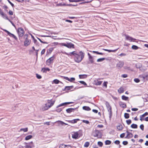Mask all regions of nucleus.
Here are the masks:
<instances>
[{
    "label": "nucleus",
    "instance_id": "nucleus-37",
    "mask_svg": "<svg viewBox=\"0 0 148 148\" xmlns=\"http://www.w3.org/2000/svg\"><path fill=\"white\" fill-rule=\"evenodd\" d=\"M70 2H79L82 1V0H69Z\"/></svg>",
    "mask_w": 148,
    "mask_h": 148
},
{
    "label": "nucleus",
    "instance_id": "nucleus-19",
    "mask_svg": "<svg viewBox=\"0 0 148 148\" xmlns=\"http://www.w3.org/2000/svg\"><path fill=\"white\" fill-rule=\"evenodd\" d=\"M119 105L121 107L125 108L126 107V105L125 103L122 102H120L119 103Z\"/></svg>",
    "mask_w": 148,
    "mask_h": 148
},
{
    "label": "nucleus",
    "instance_id": "nucleus-48",
    "mask_svg": "<svg viewBox=\"0 0 148 148\" xmlns=\"http://www.w3.org/2000/svg\"><path fill=\"white\" fill-rule=\"evenodd\" d=\"M79 82L80 83L86 86L87 85V84L84 82L83 81H80Z\"/></svg>",
    "mask_w": 148,
    "mask_h": 148
},
{
    "label": "nucleus",
    "instance_id": "nucleus-29",
    "mask_svg": "<svg viewBox=\"0 0 148 148\" xmlns=\"http://www.w3.org/2000/svg\"><path fill=\"white\" fill-rule=\"evenodd\" d=\"M87 75H79V77L80 78L83 79L86 78Z\"/></svg>",
    "mask_w": 148,
    "mask_h": 148
},
{
    "label": "nucleus",
    "instance_id": "nucleus-38",
    "mask_svg": "<svg viewBox=\"0 0 148 148\" xmlns=\"http://www.w3.org/2000/svg\"><path fill=\"white\" fill-rule=\"evenodd\" d=\"M132 48L133 49L136 50L139 47L136 45H133L132 46Z\"/></svg>",
    "mask_w": 148,
    "mask_h": 148
},
{
    "label": "nucleus",
    "instance_id": "nucleus-49",
    "mask_svg": "<svg viewBox=\"0 0 148 148\" xmlns=\"http://www.w3.org/2000/svg\"><path fill=\"white\" fill-rule=\"evenodd\" d=\"M82 121L83 123H85L87 124H89V121L87 120H83Z\"/></svg>",
    "mask_w": 148,
    "mask_h": 148
},
{
    "label": "nucleus",
    "instance_id": "nucleus-63",
    "mask_svg": "<svg viewBox=\"0 0 148 148\" xmlns=\"http://www.w3.org/2000/svg\"><path fill=\"white\" fill-rule=\"evenodd\" d=\"M123 144L124 145H126L128 144V142L127 141H123Z\"/></svg>",
    "mask_w": 148,
    "mask_h": 148
},
{
    "label": "nucleus",
    "instance_id": "nucleus-58",
    "mask_svg": "<svg viewBox=\"0 0 148 148\" xmlns=\"http://www.w3.org/2000/svg\"><path fill=\"white\" fill-rule=\"evenodd\" d=\"M8 13L9 15H12L13 13V12L11 10H9Z\"/></svg>",
    "mask_w": 148,
    "mask_h": 148
},
{
    "label": "nucleus",
    "instance_id": "nucleus-52",
    "mask_svg": "<svg viewBox=\"0 0 148 148\" xmlns=\"http://www.w3.org/2000/svg\"><path fill=\"white\" fill-rule=\"evenodd\" d=\"M75 80V78L74 77H71L70 79H69V81L72 82L73 81H74Z\"/></svg>",
    "mask_w": 148,
    "mask_h": 148
},
{
    "label": "nucleus",
    "instance_id": "nucleus-12",
    "mask_svg": "<svg viewBox=\"0 0 148 148\" xmlns=\"http://www.w3.org/2000/svg\"><path fill=\"white\" fill-rule=\"evenodd\" d=\"M33 146V142H31L28 143H26V145L25 146V148H32Z\"/></svg>",
    "mask_w": 148,
    "mask_h": 148
},
{
    "label": "nucleus",
    "instance_id": "nucleus-35",
    "mask_svg": "<svg viewBox=\"0 0 148 148\" xmlns=\"http://www.w3.org/2000/svg\"><path fill=\"white\" fill-rule=\"evenodd\" d=\"M111 143V142L108 140H107L105 141V144L106 145H109Z\"/></svg>",
    "mask_w": 148,
    "mask_h": 148
},
{
    "label": "nucleus",
    "instance_id": "nucleus-36",
    "mask_svg": "<svg viewBox=\"0 0 148 148\" xmlns=\"http://www.w3.org/2000/svg\"><path fill=\"white\" fill-rule=\"evenodd\" d=\"M89 144L90 143L89 142H86L85 143L84 146L85 147H87L89 146Z\"/></svg>",
    "mask_w": 148,
    "mask_h": 148
},
{
    "label": "nucleus",
    "instance_id": "nucleus-3",
    "mask_svg": "<svg viewBox=\"0 0 148 148\" xmlns=\"http://www.w3.org/2000/svg\"><path fill=\"white\" fill-rule=\"evenodd\" d=\"M105 104L108 112H109V117L110 118H111L112 115V108L110 106L109 103L107 101L106 102Z\"/></svg>",
    "mask_w": 148,
    "mask_h": 148
},
{
    "label": "nucleus",
    "instance_id": "nucleus-50",
    "mask_svg": "<svg viewBox=\"0 0 148 148\" xmlns=\"http://www.w3.org/2000/svg\"><path fill=\"white\" fill-rule=\"evenodd\" d=\"M37 39L41 42V43H43L44 44H47V42H43V41H42L40 38H37Z\"/></svg>",
    "mask_w": 148,
    "mask_h": 148
},
{
    "label": "nucleus",
    "instance_id": "nucleus-30",
    "mask_svg": "<svg viewBox=\"0 0 148 148\" xmlns=\"http://www.w3.org/2000/svg\"><path fill=\"white\" fill-rule=\"evenodd\" d=\"M58 123L61 124L62 125H63V124H65V125H67L68 124L64 122H63L60 121H57Z\"/></svg>",
    "mask_w": 148,
    "mask_h": 148
},
{
    "label": "nucleus",
    "instance_id": "nucleus-10",
    "mask_svg": "<svg viewBox=\"0 0 148 148\" xmlns=\"http://www.w3.org/2000/svg\"><path fill=\"white\" fill-rule=\"evenodd\" d=\"M79 132H74L72 134V137L73 138L76 139L78 137Z\"/></svg>",
    "mask_w": 148,
    "mask_h": 148
},
{
    "label": "nucleus",
    "instance_id": "nucleus-13",
    "mask_svg": "<svg viewBox=\"0 0 148 148\" xmlns=\"http://www.w3.org/2000/svg\"><path fill=\"white\" fill-rule=\"evenodd\" d=\"M59 148H72V147L69 145H60Z\"/></svg>",
    "mask_w": 148,
    "mask_h": 148
},
{
    "label": "nucleus",
    "instance_id": "nucleus-32",
    "mask_svg": "<svg viewBox=\"0 0 148 148\" xmlns=\"http://www.w3.org/2000/svg\"><path fill=\"white\" fill-rule=\"evenodd\" d=\"M137 125L136 124H133L131 125V127L133 128H137Z\"/></svg>",
    "mask_w": 148,
    "mask_h": 148
},
{
    "label": "nucleus",
    "instance_id": "nucleus-42",
    "mask_svg": "<svg viewBox=\"0 0 148 148\" xmlns=\"http://www.w3.org/2000/svg\"><path fill=\"white\" fill-rule=\"evenodd\" d=\"M126 122L127 123L128 125H129L131 123H132V121L131 120L129 119V120H127L126 121Z\"/></svg>",
    "mask_w": 148,
    "mask_h": 148
},
{
    "label": "nucleus",
    "instance_id": "nucleus-57",
    "mask_svg": "<svg viewBox=\"0 0 148 148\" xmlns=\"http://www.w3.org/2000/svg\"><path fill=\"white\" fill-rule=\"evenodd\" d=\"M127 77V75L126 74H124L122 75L121 77L123 78H126Z\"/></svg>",
    "mask_w": 148,
    "mask_h": 148
},
{
    "label": "nucleus",
    "instance_id": "nucleus-33",
    "mask_svg": "<svg viewBox=\"0 0 148 148\" xmlns=\"http://www.w3.org/2000/svg\"><path fill=\"white\" fill-rule=\"evenodd\" d=\"M105 58H99L97 60V62H101L103 61L104 60H105Z\"/></svg>",
    "mask_w": 148,
    "mask_h": 148
},
{
    "label": "nucleus",
    "instance_id": "nucleus-7",
    "mask_svg": "<svg viewBox=\"0 0 148 148\" xmlns=\"http://www.w3.org/2000/svg\"><path fill=\"white\" fill-rule=\"evenodd\" d=\"M54 103V101L51 100H48L47 102L46 103L48 105V106L49 108L53 105Z\"/></svg>",
    "mask_w": 148,
    "mask_h": 148
},
{
    "label": "nucleus",
    "instance_id": "nucleus-44",
    "mask_svg": "<svg viewBox=\"0 0 148 148\" xmlns=\"http://www.w3.org/2000/svg\"><path fill=\"white\" fill-rule=\"evenodd\" d=\"M134 81L136 83H138L140 81V80L138 78L134 79Z\"/></svg>",
    "mask_w": 148,
    "mask_h": 148
},
{
    "label": "nucleus",
    "instance_id": "nucleus-43",
    "mask_svg": "<svg viewBox=\"0 0 148 148\" xmlns=\"http://www.w3.org/2000/svg\"><path fill=\"white\" fill-rule=\"evenodd\" d=\"M98 144L99 146H100L101 147H102L103 145V143L101 142L100 141L98 142Z\"/></svg>",
    "mask_w": 148,
    "mask_h": 148
},
{
    "label": "nucleus",
    "instance_id": "nucleus-11",
    "mask_svg": "<svg viewBox=\"0 0 148 148\" xmlns=\"http://www.w3.org/2000/svg\"><path fill=\"white\" fill-rule=\"evenodd\" d=\"M49 108L48 105L46 103L45 104L43 105L41 107V109L43 111H45L47 110Z\"/></svg>",
    "mask_w": 148,
    "mask_h": 148
},
{
    "label": "nucleus",
    "instance_id": "nucleus-2",
    "mask_svg": "<svg viewBox=\"0 0 148 148\" xmlns=\"http://www.w3.org/2000/svg\"><path fill=\"white\" fill-rule=\"evenodd\" d=\"M24 45L25 47H27L29 45L31 42V40L28 37V34H25L24 36Z\"/></svg>",
    "mask_w": 148,
    "mask_h": 148
},
{
    "label": "nucleus",
    "instance_id": "nucleus-34",
    "mask_svg": "<svg viewBox=\"0 0 148 148\" xmlns=\"http://www.w3.org/2000/svg\"><path fill=\"white\" fill-rule=\"evenodd\" d=\"M124 117L125 119H127L129 118V114L127 113H125L124 115Z\"/></svg>",
    "mask_w": 148,
    "mask_h": 148
},
{
    "label": "nucleus",
    "instance_id": "nucleus-16",
    "mask_svg": "<svg viewBox=\"0 0 148 148\" xmlns=\"http://www.w3.org/2000/svg\"><path fill=\"white\" fill-rule=\"evenodd\" d=\"M80 120L78 119H74L71 120H69L68 121L72 123H76L78 121H79Z\"/></svg>",
    "mask_w": 148,
    "mask_h": 148
},
{
    "label": "nucleus",
    "instance_id": "nucleus-41",
    "mask_svg": "<svg viewBox=\"0 0 148 148\" xmlns=\"http://www.w3.org/2000/svg\"><path fill=\"white\" fill-rule=\"evenodd\" d=\"M89 58V61L91 63H92L94 62L93 59V57H92L91 58Z\"/></svg>",
    "mask_w": 148,
    "mask_h": 148
},
{
    "label": "nucleus",
    "instance_id": "nucleus-59",
    "mask_svg": "<svg viewBox=\"0 0 148 148\" xmlns=\"http://www.w3.org/2000/svg\"><path fill=\"white\" fill-rule=\"evenodd\" d=\"M45 49H44L43 50H42V51L41 53V55H42L44 54L45 53Z\"/></svg>",
    "mask_w": 148,
    "mask_h": 148
},
{
    "label": "nucleus",
    "instance_id": "nucleus-62",
    "mask_svg": "<svg viewBox=\"0 0 148 148\" xmlns=\"http://www.w3.org/2000/svg\"><path fill=\"white\" fill-rule=\"evenodd\" d=\"M8 2L11 4V6L13 7L14 6V5L10 0H8Z\"/></svg>",
    "mask_w": 148,
    "mask_h": 148
},
{
    "label": "nucleus",
    "instance_id": "nucleus-51",
    "mask_svg": "<svg viewBox=\"0 0 148 148\" xmlns=\"http://www.w3.org/2000/svg\"><path fill=\"white\" fill-rule=\"evenodd\" d=\"M117 49L114 50H108V49L107 51H108L109 52H115Z\"/></svg>",
    "mask_w": 148,
    "mask_h": 148
},
{
    "label": "nucleus",
    "instance_id": "nucleus-9",
    "mask_svg": "<svg viewBox=\"0 0 148 148\" xmlns=\"http://www.w3.org/2000/svg\"><path fill=\"white\" fill-rule=\"evenodd\" d=\"M126 132L127 134V136L125 137V138H130L133 137V134L132 133L129 132L127 130Z\"/></svg>",
    "mask_w": 148,
    "mask_h": 148
},
{
    "label": "nucleus",
    "instance_id": "nucleus-28",
    "mask_svg": "<svg viewBox=\"0 0 148 148\" xmlns=\"http://www.w3.org/2000/svg\"><path fill=\"white\" fill-rule=\"evenodd\" d=\"M122 99L123 100L127 101L128 100L129 98L128 97H126L125 95H123L122 96Z\"/></svg>",
    "mask_w": 148,
    "mask_h": 148
},
{
    "label": "nucleus",
    "instance_id": "nucleus-55",
    "mask_svg": "<svg viewBox=\"0 0 148 148\" xmlns=\"http://www.w3.org/2000/svg\"><path fill=\"white\" fill-rule=\"evenodd\" d=\"M36 77L38 79H40L42 77L40 75L37 74H36Z\"/></svg>",
    "mask_w": 148,
    "mask_h": 148
},
{
    "label": "nucleus",
    "instance_id": "nucleus-24",
    "mask_svg": "<svg viewBox=\"0 0 148 148\" xmlns=\"http://www.w3.org/2000/svg\"><path fill=\"white\" fill-rule=\"evenodd\" d=\"M82 108L83 110L86 111H88L91 110V109L89 107L87 106H84Z\"/></svg>",
    "mask_w": 148,
    "mask_h": 148
},
{
    "label": "nucleus",
    "instance_id": "nucleus-6",
    "mask_svg": "<svg viewBox=\"0 0 148 148\" xmlns=\"http://www.w3.org/2000/svg\"><path fill=\"white\" fill-rule=\"evenodd\" d=\"M54 59V57L53 56L49 58L46 61L47 64L48 65H50L51 63H53Z\"/></svg>",
    "mask_w": 148,
    "mask_h": 148
},
{
    "label": "nucleus",
    "instance_id": "nucleus-4",
    "mask_svg": "<svg viewBox=\"0 0 148 148\" xmlns=\"http://www.w3.org/2000/svg\"><path fill=\"white\" fill-rule=\"evenodd\" d=\"M18 33L19 37H22L24 34V31L23 28H19L18 29Z\"/></svg>",
    "mask_w": 148,
    "mask_h": 148
},
{
    "label": "nucleus",
    "instance_id": "nucleus-54",
    "mask_svg": "<svg viewBox=\"0 0 148 148\" xmlns=\"http://www.w3.org/2000/svg\"><path fill=\"white\" fill-rule=\"evenodd\" d=\"M119 55L121 57L123 56H125L126 55V54L125 53H121Z\"/></svg>",
    "mask_w": 148,
    "mask_h": 148
},
{
    "label": "nucleus",
    "instance_id": "nucleus-17",
    "mask_svg": "<svg viewBox=\"0 0 148 148\" xmlns=\"http://www.w3.org/2000/svg\"><path fill=\"white\" fill-rule=\"evenodd\" d=\"M124 65V63L122 61H119L117 64V66L119 68H121Z\"/></svg>",
    "mask_w": 148,
    "mask_h": 148
},
{
    "label": "nucleus",
    "instance_id": "nucleus-64",
    "mask_svg": "<svg viewBox=\"0 0 148 148\" xmlns=\"http://www.w3.org/2000/svg\"><path fill=\"white\" fill-rule=\"evenodd\" d=\"M62 109L61 108H58V109H57L56 110L57 112H61L62 111Z\"/></svg>",
    "mask_w": 148,
    "mask_h": 148
},
{
    "label": "nucleus",
    "instance_id": "nucleus-5",
    "mask_svg": "<svg viewBox=\"0 0 148 148\" xmlns=\"http://www.w3.org/2000/svg\"><path fill=\"white\" fill-rule=\"evenodd\" d=\"M3 30L6 33L8 34L10 37L14 38L16 40H17V37L16 36H15L14 34L10 33V32H9V31H8L4 29Z\"/></svg>",
    "mask_w": 148,
    "mask_h": 148
},
{
    "label": "nucleus",
    "instance_id": "nucleus-27",
    "mask_svg": "<svg viewBox=\"0 0 148 148\" xmlns=\"http://www.w3.org/2000/svg\"><path fill=\"white\" fill-rule=\"evenodd\" d=\"M74 110L73 108H69L66 110V112L68 113H70L71 112L73 111V110Z\"/></svg>",
    "mask_w": 148,
    "mask_h": 148
},
{
    "label": "nucleus",
    "instance_id": "nucleus-14",
    "mask_svg": "<svg viewBox=\"0 0 148 148\" xmlns=\"http://www.w3.org/2000/svg\"><path fill=\"white\" fill-rule=\"evenodd\" d=\"M67 47L69 48H74V44H73L72 43H67Z\"/></svg>",
    "mask_w": 148,
    "mask_h": 148
},
{
    "label": "nucleus",
    "instance_id": "nucleus-61",
    "mask_svg": "<svg viewBox=\"0 0 148 148\" xmlns=\"http://www.w3.org/2000/svg\"><path fill=\"white\" fill-rule=\"evenodd\" d=\"M107 82H104L103 83V86H105L106 88H107Z\"/></svg>",
    "mask_w": 148,
    "mask_h": 148
},
{
    "label": "nucleus",
    "instance_id": "nucleus-22",
    "mask_svg": "<svg viewBox=\"0 0 148 148\" xmlns=\"http://www.w3.org/2000/svg\"><path fill=\"white\" fill-rule=\"evenodd\" d=\"M59 82L62 83L59 80L57 79H54L52 82V84H58Z\"/></svg>",
    "mask_w": 148,
    "mask_h": 148
},
{
    "label": "nucleus",
    "instance_id": "nucleus-1",
    "mask_svg": "<svg viewBox=\"0 0 148 148\" xmlns=\"http://www.w3.org/2000/svg\"><path fill=\"white\" fill-rule=\"evenodd\" d=\"M74 60L77 63L80 62L84 57V53L80 51L79 54H77L75 55Z\"/></svg>",
    "mask_w": 148,
    "mask_h": 148
},
{
    "label": "nucleus",
    "instance_id": "nucleus-20",
    "mask_svg": "<svg viewBox=\"0 0 148 148\" xmlns=\"http://www.w3.org/2000/svg\"><path fill=\"white\" fill-rule=\"evenodd\" d=\"M142 77L143 79L148 80V73L142 75Z\"/></svg>",
    "mask_w": 148,
    "mask_h": 148
},
{
    "label": "nucleus",
    "instance_id": "nucleus-23",
    "mask_svg": "<svg viewBox=\"0 0 148 148\" xmlns=\"http://www.w3.org/2000/svg\"><path fill=\"white\" fill-rule=\"evenodd\" d=\"M50 69L48 68H43L42 69V71L44 73H46L47 71H49Z\"/></svg>",
    "mask_w": 148,
    "mask_h": 148
},
{
    "label": "nucleus",
    "instance_id": "nucleus-46",
    "mask_svg": "<svg viewBox=\"0 0 148 148\" xmlns=\"http://www.w3.org/2000/svg\"><path fill=\"white\" fill-rule=\"evenodd\" d=\"M148 114V113L147 112H145L144 114H143V115H141L142 117H144L145 116L147 115Z\"/></svg>",
    "mask_w": 148,
    "mask_h": 148
},
{
    "label": "nucleus",
    "instance_id": "nucleus-15",
    "mask_svg": "<svg viewBox=\"0 0 148 148\" xmlns=\"http://www.w3.org/2000/svg\"><path fill=\"white\" fill-rule=\"evenodd\" d=\"M73 103V102H65V103H63L62 104H60L58 106H57V108H58L60 107L65 106L68 104H69L72 103Z\"/></svg>",
    "mask_w": 148,
    "mask_h": 148
},
{
    "label": "nucleus",
    "instance_id": "nucleus-56",
    "mask_svg": "<svg viewBox=\"0 0 148 148\" xmlns=\"http://www.w3.org/2000/svg\"><path fill=\"white\" fill-rule=\"evenodd\" d=\"M120 141L118 140H116L114 141V143L117 145H119L120 143Z\"/></svg>",
    "mask_w": 148,
    "mask_h": 148
},
{
    "label": "nucleus",
    "instance_id": "nucleus-18",
    "mask_svg": "<svg viewBox=\"0 0 148 148\" xmlns=\"http://www.w3.org/2000/svg\"><path fill=\"white\" fill-rule=\"evenodd\" d=\"M116 128L119 131H120L122 130L123 129V127L122 125L121 124H119L117 126Z\"/></svg>",
    "mask_w": 148,
    "mask_h": 148
},
{
    "label": "nucleus",
    "instance_id": "nucleus-60",
    "mask_svg": "<svg viewBox=\"0 0 148 148\" xmlns=\"http://www.w3.org/2000/svg\"><path fill=\"white\" fill-rule=\"evenodd\" d=\"M125 135V134L124 133H122L120 135V137L121 138H123L124 137Z\"/></svg>",
    "mask_w": 148,
    "mask_h": 148
},
{
    "label": "nucleus",
    "instance_id": "nucleus-45",
    "mask_svg": "<svg viewBox=\"0 0 148 148\" xmlns=\"http://www.w3.org/2000/svg\"><path fill=\"white\" fill-rule=\"evenodd\" d=\"M140 127L142 130L143 131L144 130V126L143 124L141 125L140 126Z\"/></svg>",
    "mask_w": 148,
    "mask_h": 148
},
{
    "label": "nucleus",
    "instance_id": "nucleus-25",
    "mask_svg": "<svg viewBox=\"0 0 148 148\" xmlns=\"http://www.w3.org/2000/svg\"><path fill=\"white\" fill-rule=\"evenodd\" d=\"M96 135H95V137H99L100 136V133L98 130H96L95 131Z\"/></svg>",
    "mask_w": 148,
    "mask_h": 148
},
{
    "label": "nucleus",
    "instance_id": "nucleus-47",
    "mask_svg": "<svg viewBox=\"0 0 148 148\" xmlns=\"http://www.w3.org/2000/svg\"><path fill=\"white\" fill-rule=\"evenodd\" d=\"M60 45L62 46H64L66 47L67 43L66 44L64 43H62L60 44Z\"/></svg>",
    "mask_w": 148,
    "mask_h": 148
},
{
    "label": "nucleus",
    "instance_id": "nucleus-26",
    "mask_svg": "<svg viewBox=\"0 0 148 148\" xmlns=\"http://www.w3.org/2000/svg\"><path fill=\"white\" fill-rule=\"evenodd\" d=\"M118 92L120 93H121L124 92V89L122 87H120L118 90Z\"/></svg>",
    "mask_w": 148,
    "mask_h": 148
},
{
    "label": "nucleus",
    "instance_id": "nucleus-21",
    "mask_svg": "<svg viewBox=\"0 0 148 148\" xmlns=\"http://www.w3.org/2000/svg\"><path fill=\"white\" fill-rule=\"evenodd\" d=\"M73 88V86H66L64 89V90H71Z\"/></svg>",
    "mask_w": 148,
    "mask_h": 148
},
{
    "label": "nucleus",
    "instance_id": "nucleus-40",
    "mask_svg": "<svg viewBox=\"0 0 148 148\" xmlns=\"http://www.w3.org/2000/svg\"><path fill=\"white\" fill-rule=\"evenodd\" d=\"M95 83V84L97 85H100L101 84L102 82L101 81H97V82Z\"/></svg>",
    "mask_w": 148,
    "mask_h": 148
},
{
    "label": "nucleus",
    "instance_id": "nucleus-31",
    "mask_svg": "<svg viewBox=\"0 0 148 148\" xmlns=\"http://www.w3.org/2000/svg\"><path fill=\"white\" fill-rule=\"evenodd\" d=\"M32 137V136L29 135L26 136L25 138V140H28L29 139L31 138Z\"/></svg>",
    "mask_w": 148,
    "mask_h": 148
},
{
    "label": "nucleus",
    "instance_id": "nucleus-39",
    "mask_svg": "<svg viewBox=\"0 0 148 148\" xmlns=\"http://www.w3.org/2000/svg\"><path fill=\"white\" fill-rule=\"evenodd\" d=\"M28 129L27 128H22L20 129L21 131H23L24 132H27V131Z\"/></svg>",
    "mask_w": 148,
    "mask_h": 148
},
{
    "label": "nucleus",
    "instance_id": "nucleus-53",
    "mask_svg": "<svg viewBox=\"0 0 148 148\" xmlns=\"http://www.w3.org/2000/svg\"><path fill=\"white\" fill-rule=\"evenodd\" d=\"M70 54H72L75 57V55L77 54L76 53L75 51H73L72 52H71L69 53Z\"/></svg>",
    "mask_w": 148,
    "mask_h": 148
},
{
    "label": "nucleus",
    "instance_id": "nucleus-8",
    "mask_svg": "<svg viewBox=\"0 0 148 148\" xmlns=\"http://www.w3.org/2000/svg\"><path fill=\"white\" fill-rule=\"evenodd\" d=\"M125 36L126 39L130 42H134L135 40H136V39L134 38L125 35Z\"/></svg>",
    "mask_w": 148,
    "mask_h": 148
}]
</instances>
